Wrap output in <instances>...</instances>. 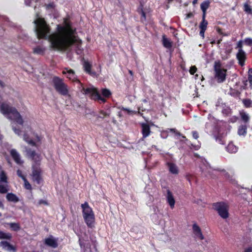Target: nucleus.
<instances>
[{
	"label": "nucleus",
	"instance_id": "nucleus-1",
	"mask_svg": "<svg viewBox=\"0 0 252 252\" xmlns=\"http://www.w3.org/2000/svg\"><path fill=\"white\" fill-rule=\"evenodd\" d=\"M34 31L38 38L47 39L51 43V47L59 51H65L75 44L78 54L81 53V40L76 35V30L65 19L63 25H57L56 30L50 34L49 27L44 20L38 17L34 21Z\"/></svg>",
	"mask_w": 252,
	"mask_h": 252
},
{
	"label": "nucleus",
	"instance_id": "nucleus-2",
	"mask_svg": "<svg viewBox=\"0 0 252 252\" xmlns=\"http://www.w3.org/2000/svg\"><path fill=\"white\" fill-rule=\"evenodd\" d=\"M63 74H67V78L73 82L77 83L79 84L78 88L80 89V91L83 94L89 95L92 99L95 100H98L103 103L105 102L106 99L100 95L96 88L91 87L85 89L76 78L73 70L66 68L63 71Z\"/></svg>",
	"mask_w": 252,
	"mask_h": 252
},
{
	"label": "nucleus",
	"instance_id": "nucleus-3",
	"mask_svg": "<svg viewBox=\"0 0 252 252\" xmlns=\"http://www.w3.org/2000/svg\"><path fill=\"white\" fill-rule=\"evenodd\" d=\"M0 112L8 119L14 120L19 125L23 124V120L20 113L15 108L10 106L7 103H0Z\"/></svg>",
	"mask_w": 252,
	"mask_h": 252
},
{
	"label": "nucleus",
	"instance_id": "nucleus-4",
	"mask_svg": "<svg viewBox=\"0 0 252 252\" xmlns=\"http://www.w3.org/2000/svg\"><path fill=\"white\" fill-rule=\"evenodd\" d=\"M83 209V216L87 225L92 227L94 221V215L92 209L87 202L81 205Z\"/></svg>",
	"mask_w": 252,
	"mask_h": 252
},
{
	"label": "nucleus",
	"instance_id": "nucleus-5",
	"mask_svg": "<svg viewBox=\"0 0 252 252\" xmlns=\"http://www.w3.org/2000/svg\"><path fill=\"white\" fill-rule=\"evenodd\" d=\"M53 82L55 90L60 94L66 95L68 94L69 90L66 84L63 80L58 77H54L53 79Z\"/></svg>",
	"mask_w": 252,
	"mask_h": 252
},
{
	"label": "nucleus",
	"instance_id": "nucleus-6",
	"mask_svg": "<svg viewBox=\"0 0 252 252\" xmlns=\"http://www.w3.org/2000/svg\"><path fill=\"white\" fill-rule=\"evenodd\" d=\"M215 77L218 83L223 82L226 79V70L221 68L219 62H216L214 65Z\"/></svg>",
	"mask_w": 252,
	"mask_h": 252
},
{
	"label": "nucleus",
	"instance_id": "nucleus-7",
	"mask_svg": "<svg viewBox=\"0 0 252 252\" xmlns=\"http://www.w3.org/2000/svg\"><path fill=\"white\" fill-rule=\"evenodd\" d=\"M214 207L222 218L225 219L228 217V206L226 203L224 202L216 203L214 204Z\"/></svg>",
	"mask_w": 252,
	"mask_h": 252
},
{
	"label": "nucleus",
	"instance_id": "nucleus-8",
	"mask_svg": "<svg viewBox=\"0 0 252 252\" xmlns=\"http://www.w3.org/2000/svg\"><path fill=\"white\" fill-rule=\"evenodd\" d=\"M40 169L38 167L32 165V179L33 181L36 182L37 184H39L41 180Z\"/></svg>",
	"mask_w": 252,
	"mask_h": 252
},
{
	"label": "nucleus",
	"instance_id": "nucleus-9",
	"mask_svg": "<svg viewBox=\"0 0 252 252\" xmlns=\"http://www.w3.org/2000/svg\"><path fill=\"white\" fill-rule=\"evenodd\" d=\"M10 153L13 159L17 164L21 165L24 162L21 158L20 154L15 149H12Z\"/></svg>",
	"mask_w": 252,
	"mask_h": 252
},
{
	"label": "nucleus",
	"instance_id": "nucleus-10",
	"mask_svg": "<svg viewBox=\"0 0 252 252\" xmlns=\"http://www.w3.org/2000/svg\"><path fill=\"white\" fill-rule=\"evenodd\" d=\"M0 247H1L2 249L8 252H16V248L7 241H2L0 242Z\"/></svg>",
	"mask_w": 252,
	"mask_h": 252
},
{
	"label": "nucleus",
	"instance_id": "nucleus-11",
	"mask_svg": "<svg viewBox=\"0 0 252 252\" xmlns=\"http://www.w3.org/2000/svg\"><path fill=\"white\" fill-rule=\"evenodd\" d=\"M27 156L31 158L32 160L35 162L38 161L40 160L39 156L34 151H32L30 149H26Z\"/></svg>",
	"mask_w": 252,
	"mask_h": 252
},
{
	"label": "nucleus",
	"instance_id": "nucleus-12",
	"mask_svg": "<svg viewBox=\"0 0 252 252\" xmlns=\"http://www.w3.org/2000/svg\"><path fill=\"white\" fill-rule=\"evenodd\" d=\"M167 193L166 195L167 201L170 206L171 208L174 207L175 201L172 192L168 189H167Z\"/></svg>",
	"mask_w": 252,
	"mask_h": 252
},
{
	"label": "nucleus",
	"instance_id": "nucleus-13",
	"mask_svg": "<svg viewBox=\"0 0 252 252\" xmlns=\"http://www.w3.org/2000/svg\"><path fill=\"white\" fill-rule=\"evenodd\" d=\"M237 59L239 61V64L243 66L244 64L246 59V53L242 49H239L237 54Z\"/></svg>",
	"mask_w": 252,
	"mask_h": 252
},
{
	"label": "nucleus",
	"instance_id": "nucleus-14",
	"mask_svg": "<svg viewBox=\"0 0 252 252\" xmlns=\"http://www.w3.org/2000/svg\"><path fill=\"white\" fill-rule=\"evenodd\" d=\"M141 125L142 127V133L143 137L146 138L148 137L151 133L150 126L149 125L146 123H141Z\"/></svg>",
	"mask_w": 252,
	"mask_h": 252
},
{
	"label": "nucleus",
	"instance_id": "nucleus-15",
	"mask_svg": "<svg viewBox=\"0 0 252 252\" xmlns=\"http://www.w3.org/2000/svg\"><path fill=\"white\" fill-rule=\"evenodd\" d=\"M192 228L196 237L199 238L201 240L204 239V236L202 235L201 229L197 224H194L193 225Z\"/></svg>",
	"mask_w": 252,
	"mask_h": 252
},
{
	"label": "nucleus",
	"instance_id": "nucleus-16",
	"mask_svg": "<svg viewBox=\"0 0 252 252\" xmlns=\"http://www.w3.org/2000/svg\"><path fill=\"white\" fill-rule=\"evenodd\" d=\"M122 110H123V111H126L128 114H138L139 115L141 116L147 122L148 121V119H147L146 118H145L143 116V114L141 113V112H140V110L141 109H140V107H138V111H133V110H130L129 109H128L127 108H125V107H122Z\"/></svg>",
	"mask_w": 252,
	"mask_h": 252
},
{
	"label": "nucleus",
	"instance_id": "nucleus-17",
	"mask_svg": "<svg viewBox=\"0 0 252 252\" xmlns=\"http://www.w3.org/2000/svg\"><path fill=\"white\" fill-rule=\"evenodd\" d=\"M83 67L84 68L85 71L89 73V74L94 76L95 75V73L94 72H92L91 70L92 65L91 64L87 61H85L83 63Z\"/></svg>",
	"mask_w": 252,
	"mask_h": 252
},
{
	"label": "nucleus",
	"instance_id": "nucleus-18",
	"mask_svg": "<svg viewBox=\"0 0 252 252\" xmlns=\"http://www.w3.org/2000/svg\"><path fill=\"white\" fill-rule=\"evenodd\" d=\"M45 50V48L38 46L33 49V53L38 55H43Z\"/></svg>",
	"mask_w": 252,
	"mask_h": 252
},
{
	"label": "nucleus",
	"instance_id": "nucleus-19",
	"mask_svg": "<svg viewBox=\"0 0 252 252\" xmlns=\"http://www.w3.org/2000/svg\"><path fill=\"white\" fill-rule=\"evenodd\" d=\"M45 244L52 248H55L58 246L56 241L53 238H49L45 240Z\"/></svg>",
	"mask_w": 252,
	"mask_h": 252
},
{
	"label": "nucleus",
	"instance_id": "nucleus-20",
	"mask_svg": "<svg viewBox=\"0 0 252 252\" xmlns=\"http://www.w3.org/2000/svg\"><path fill=\"white\" fill-rule=\"evenodd\" d=\"M6 199L9 201L17 202L19 201V198L18 197L14 194L12 193H8L6 195Z\"/></svg>",
	"mask_w": 252,
	"mask_h": 252
},
{
	"label": "nucleus",
	"instance_id": "nucleus-21",
	"mask_svg": "<svg viewBox=\"0 0 252 252\" xmlns=\"http://www.w3.org/2000/svg\"><path fill=\"white\" fill-rule=\"evenodd\" d=\"M226 150L229 153H235L237 151L238 148L233 143H229L226 147Z\"/></svg>",
	"mask_w": 252,
	"mask_h": 252
},
{
	"label": "nucleus",
	"instance_id": "nucleus-22",
	"mask_svg": "<svg viewBox=\"0 0 252 252\" xmlns=\"http://www.w3.org/2000/svg\"><path fill=\"white\" fill-rule=\"evenodd\" d=\"M168 165L169 171L171 173H172L173 174H178V169L177 166L175 164L172 163H168Z\"/></svg>",
	"mask_w": 252,
	"mask_h": 252
},
{
	"label": "nucleus",
	"instance_id": "nucleus-23",
	"mask_svg": "<svg viewBox=\"0 0 252 252\" xmlns=\"http://www.w3.org/2000/svg\"><path fill=\"white\" fill-rule=\"evenodd\" d=\"M162 43L163 46L167 48H170L172 46L170 40L166 38L165 35L162 36Z\"/></svg>",
	"mask_w": 252,
	"mask_h": 252
},
{
	"label": "nucleus",
	"instance_id": "nucleus-24",
	"mask_svg": "<svg viewBox=\"0 0 252 252\" xmlns=\"http://www.w3.org/2000/svg\"><path fill=\"white\" fill-rule=\"evenodd\" d=\"M11 238L12 235L10 233L0 231V239L10 240Z\"/></svg>",
	"mask_w": 252,
	"mask_h": 252
},
{
	"label": "nucleus",
	"instance_id": "nucleus-25",
	"mask_svg": "<svg viewBox=\"0 0 252 252\" xmlns=\"http://www.w3.org/2000/svg\"><path fill=\"white\" fill-rule=\"evenodd\" d=\"M210 2L209 0L204 1L200 5V8L203 12H206L207 9L210 6Z\"/></svg>",
	"mask_w": 252,
	"mask_h": 252
},
{
	"label": "nucleus",
	"instance_id": "nucleus-26",
	"mask_svg": "<svg viewBox=\"0 0 252 252\" xmlns=\"http://www.w3.org/2000/svg\"><path fill=\"white\" fill-rule=\"evenodd\" d=\"M23 139L24 141H25L27 143L29 144L32 145V146H35V142L33 141V140L30 138L27 134H25L24 135Z\"/></svg>",
	"mask_w": 252,
	"mask_h": 252
},
{
	"label": "nucleus",
	"instance_id": "nucleus-27",
	"mask_svg": "<svg viewBox=\"0 0 252 252\" xmlns=\"http://www.w3.org/2000/svg\"><path fill=\"white\" fill-rule=\"evenodd\" d=\"M7 178L5 172L3 170L0 171V182L7 183Z\"/></svg>",
	"mask_w": 252,
	"mask_h": 252
},
{
	"label": "nucleus",
	"instance_id": "nucleus-28",
	"mask_svg": "<svg viewBox=\"0 0 252 252\" xmlns=\"http://www.w3.org/2000/svg\"><path fill=\"white\" fill-rule=\"evenodd\" d=\"M240 115L242 119L245 122L247 123L249 121L250 119V117L249 115L245 112H241Z\"/></svg>",
	"mask_w": 252,
	"mask_h": 252
},
{
	"label": "nucleus",
	"instance_id": "nucleus-29",
	"mask_svg": "<svg viewBox=\"0 0 252 252\" xmlns=\"http://www.w3.org/2000/svg\"><path fill=\"white\" fill-rule=\"evenodd\" d=\"M246 129H247L246 126H240L238 129V134L239 135H245L246 133Z\"/></svg>",
	"mask_w": 252,
	"mask_h": 252
},
{
	"label": "nucleus",
	"instance_id": "nucleus-30",
	"mask_svg": "<svg viewBox=\"0 0 252 252\" xmlns=\"http://www.w3.org/2000/svg\"><path fill=\"white\" fill-rule=\"evenodd\" d=\"M102 94L103 96L108 97L111 94L110 91L107 89H103L101 91Z\"/></svg>",
	"mask_w": 252,
	"mask_h": 252
},
{
	"label": "nucleus",
	"instance_id": "nucleus-31",
	"mask_svg": "<svg viewBox=\"0 0 252 252\" xmlns=\"http://www.w3.org/2000/svg\"><path fill=\"white\" fill-rule=\"evenodd\" d=\"M9 225L10 228L14 231H17L20 228L19 225L16 223H10Z\"/></svg>",
	"mask_w": 252,
	"mask_h": 252
},
{
	"label": "nucleus",
	"instance_id": "nucleus-32",
	"mask_svg": "<svg viewBox=\"0 0 252 252\" xmlns=\"http://www.w3.org/2000/svg\"><path fill=\"white\" fill-rule=\"evenodd\" d=\"M208 25V22L206 20H202L200 24L199 28L200 29L206 30Z\"/></svg>",
	"mask_w": 252,
	"mask_h": 252
},
{
	"label": "nucleus",
	"instance_id": "nucleus-33",
	"mask_svg": "<svg viewBox=\"0 0 252 252\" xmlns=\"http://www.w3.org/2000/svg\"><path fill=\"white\" fill-rule=\"evenodd\" d=\"M8 191L7 185H0V193H5Z\"/></svg>",
	"mask_w": 252,
	"mask_h": 252
},
{
	"label": "nucleus",
	"instance_id": "nucleus-34",
	"mask_svg": "<svg viewBox=\"0 0 252 252\" xmlns=\"http://www.w3.org/2000/svg\"><path fill=\"white\" fill-rule=\"evenodd\" d=\"M24 182V185L26 189H32V186L31 184L29 183V182L27 181V180L25 178L23 180Z\"/></svg>",
	"mask_w": 252,
	"mask_h": 252
},
{
	"label": "nucleus",
	"instance_id": "nucleus-35",
	"mask_svg": "<svg viewBox=\"0 0 252 252\" xmlns=\"http://www.w3.org/2000/svg\"><path fill=\"white\" fill-rule=\"evenodd\" d=\"M243 103L246 106L250 107L252 103V101L249 99H246L243 100Z\"/></svg>",
	"mask_w": 252,
	"mask_h": 252
},
{
	"label": "nucleus",
	"instance_id": "nucleus-36",
	"mask_svg": "<svg viewBox=\"0 0 252 252\" xmlns=\"http://www.w3.org/2000/svg\"><path fill=\"white\" fill-rule=\"evenodd\" d=\"M244 42L246 44L249 46L252 45V38H247L245 39Z\"/></svg>",
	"mask_w": 252,
	"mask_h": 252
},
{
	"label": "nucleus",
	"instance_id": "nucleus-37",
	"mask_svg": "<svg viewBox=\"0 0 252 252\" xmlns=\"http://www.w3.org/2000/svg\"><path fill=\"white\" fill-rule=\"evenodd\" d=\"M248 80L249 82L252 84V68L250 69L248 72Z\"/></svg>",
	"mask_w": 252,
	"mask_h": 252
},
{
	"label": "nucleus",
	"instance_id": "nucleus-38",
	"mask_svg": "<svg viewBox=\"0 0 252 252\" xmlns=\"http://www.w3.org/2000/svg\"><path fill=\"white\" fill-rule=\"evenodd\" d=\"M196 70H197V68L194 65V66H191L190 67L189 72L191 74L193 75L196 71Z\"/></svg>",
	"mask_w": 252,
	"mask_h": 252
},
{
	"label": "nucleus",
	"instance_id": "nucleus-39",
	"mask_svg": "<svg viewBox=\"0 0 252 252\" xmlns=\"http://www.w3.org/2000/svg\"><path fill=\"white\" fill-rule=\"evenodd\" d=\"M244 8H245V11H246L249 13H252V8L250 7V6L248 4H245L244 5Z\"/></svg>",
	"mask_w": 252,
	"mask_h": 252
},
{
	"label": "nucleus",
	"instance_id": "nucleus-40",
	"mask_svg": "<svg viewBox=\"0 0 252 252\" xmlns=\"http://www.w3.org/2000/svg\"><path fill=\"white\" fill-rule=\"evenodd\" d=\"M169 130L171 132H173L174 133H175V134L177 135H179V136H181V134L180 132H178L176 129L175 128H168L167 130V131Z\"/></svg>",
	"mask_w": 252,
	"mask_h": 252
},
{
	"label": "nucleus",
	"instance_id": "nucleus-41",
	"mask_svg": "<svg viewBox=\"0 0 252 252\" xmlns=\"http://www.w3.org/2000/svg\"><path fill=\"white\" fill-rule=\"evenodd\" d=\"M17 174L18 175V176L21 178L23 180H24V179H25L26 178L25 177V176L24 175H23L22 174V172L21 170L18 169L17 170Z\"/></svg>",
	"mask_w": 252,
	"mask_h": 252
},
{
	"label": "nucleus",
	"instance_id": "nucleus-42",
	"mask_svg": "<svg viewBox=\"0 0 252 252\" xmlns=\"http://www.w3.org/2000/svg\"><path fill=\"white\" fill-rule=\"evenodd\" d=\"M109 114L108 113H106L105 112H101L99 116V118H103L105 117H107V116H109Z\"/></svg>",
	"mask_w": 252,
	"mask_h": 252
},
{
	"label": "nucleus",
	"instance_id": "nucleus-43",
	"mask_svg": "<svg viewBox=\"0 0 252 252\" xmlns=\"http://www.w3.org/2000/svg\"><path fill=\"white\" fill-rule=\"evenodd\" d=\"M192 136L195 139H197L199 137L198 133L195 131H192Z\"/></svg>",
	"mask_w": 252,
	"mask_h": 252
},
{
	"label": "nucleus",
	"instance_id": "nucleus-44",
	"mask_svg": "<svg viewBox=\"0 0 252 252\" xmlns=\"http://www.w3.org/2000/svg\"><path fill=\"white\" fill-rule=\"evenodd\" d=\"M12 129L13 130V131H14V132L19 135H20V133L21 132V131L18 129H16V128H15L13 126H12Z\"/></svg>",
	"mask_w": 252,
	"mask_h": 252
},
{
	"label": "nucleus",
	"instance_id": "nucleus-45",
	"mask_svg": "<svg viewBox=\"0 0 252 252\" xmlns=\"http://www.w3.org/2000/svg\"><path fill=\"white\" fill-rule=\"evenodd\" d=\"M205 31L206 30H202V29H201V30H200L199 34H200V36H201L203 38L204 37V33H205Z\"/></svg>",
	"mask_w": 252,
	"mask_h": 252
},
{
	"label": "nucleus",
	"instance_id": "nucleus-46",
	"mask_svg": "<svg viewBox=\"0 0 252 252\" xmlns=\"http://www.w3.org/2000/svg\"><path fill=\"white\" fill-rule=\"evenodd\" d=\"M237 47L239 48V49H242V41H240L238 42L237 44Z\"/></svg>",
	"mask_w": 252,
	"mask_h": 252
},
{
	"label": "nucleus",
	"instance_id": "nucleus-47",
	"mask_svg": "<svg viewBox=\"0 0 252 252\" xmlns=\"http://www.w3.org/2000/svg\"><path fill=\"white\" fill-rule=\"evenodd\" d=\"M41 140V138L40 136H38L37 135H35V139H34L35 142H40Z\"/></svg>",
	"mask_w": 252,
	"mask_h": 252
},
{
	"label": "nucleus",
	"instance_id": "nucleus-48",
	"mask_svg": "<svg viewBox=\"0 0 252 252\" xmlns=\"http://www.w3.org/2000/svg\"><path fill=\"white\" fill-rule=\"evenodd\" d=\"M25 3L27 5L31 6V0H25Z\"/></svg>",
	"mask_w": 252,
	"mask_h": 252
},
{
	"label": "nucleus",
	"instance_id": "nucleus-49",
	"mask_svg": "<svg viewBox=\"0 0 252 252\" xmlns=\"http://www.w3.org/2000/svg\"><path fill=\"white\" fill-rule=\"evenodd\" d=\"M252 248L250 247L245 250L244 252H252Z\"/></svg>",
	"mask_w": 252,
	"mask_h": 252
},
{
	"label": "nucleus",
	"instance_id": "nucleus-50",
	"mask_svg": "<svg viewBox=\"0 0 252 252\" xmlns=\"http://www.w3.org/2000/svg\"><path fill=\"white\" fill-rule=\"evenodd\" d=\"M193 16V14L192 13H189L187 14V18H191Z\"/></svg>",
	"mask_w": 252,
	"mask_h": 252
},
{
	"label": "nucleus",
	"instance_id": "nucleus-51",
	"mask_svg": "<svg viewBox=\"0 0 252 252\" xmlns=\"http://www.w3.org/2000/svg\"><path fill=\"white\" fill-rule=\"evenodd\" d=\"M141 15L144 19L146 18L145 13L143 11H141Z\"/></svg>",
	"mask_w": 252,
	"mask_h": 252
},
{
	"label": "nucleus",
	"instance_id": "nucleus-52",
	"mask_svg": "<svg viewBox=\"0 0 252 252\" xmlns=\"http://www.w3.org/2000/svg\"><path fill=\"white\" fill-rule=\"evenodd\" d=\"M206 13V12H203L202 20H205Z\"/></svg>",
	"mask_w": 252,
	"mask_h": 252
},
{
	"label": "nucleus",
	"instance_id": "nucleus-53",
	"mask_svg": "<svg viewBox=\"0 0 252 252\" xmlns=\"http://www.w3.org/2000/svg\"><path fill=\"white\" fill-rule=\"evenodd\" d=\"M0 86L3 88L4 86V83L0 80Z\"/></svg>",
	"mask_w": 252,
	"mask_h": 252
},
{
	"label": "nucleus",
	"instance_id": "nucleus-54",
	"mask_svg": "<svg viewBox=\"0 0 252 252\" xmlns=\"http://www.w3.org/2000/svg\"><path fill=\"white\" fill-rule=\"evenodd\" d=\"M39 204H42V203H45L46 204V203L45 202V201H43V200H40L39 202Z\"/></svg>",
	"mask_w": 252,
	"mask_h": 252
},
{
	"label": "nucleus",
	"instance_id": "nucleus-55",
	"mask_svg": "<svg viewBox=\"0 0 252 252\" xmlns=\"http://www.w3.org/2000/svg\"><path fill=\"white\" fill-rule=\"evenodd\" d=\"M197 2V0H193L192 3L193 4H195Z\"/></svg>",
	"mask_w": 252,
	"mask_h": 252
},
{
	"label": "nucleus",
	"instance_id": "nucleus-56",
	"mask_svg": "<svg viewBox=\"0 0 252 252\" xmlns=\"http://www.w3.org/2000/svg\"><path fill=\"white\" fill-rule=\"evenodd\" d=\"M3 207V204L1 201H0V207Z\"/></svg>",
	"mask_w": 252,
	"mask_h": 252
},
{
	"label": "nucleus",
	"instance_id": "nucleus-57",
	"mask_svg": "<svg viewBox=\"0 0 252 252\" xmlns=\"http://www.w3.org/2000/svg\"><path fill=\"white\" fill-rule=\"evenodd\" d=\"M129 72L131 74H132V71L131 70H129Z\"/></svg>",
	"mask_w": 252,
	"mask_h": 252
},
{
	"label": "nucleus",
	"instance_id": "nucleus-58",
	"mask_svg": "<svg viewBox=\"0 0 252 252\" xmlns=\"http://www.w3.org/2000/svg\"><path fill=\"white\" fill-rule=\"evenodd\" d=\"M226 176L227 177V178H229V176H227V174H226Z\"/></svg>",
	"mask_w": 252,
	"mask_h": 252
},
{
	"label": "nucleus",
	"instance_id": "nucleus-59",
	"mask_svg": "<svg viewBox=\"0 0 252 252\" xmlns=\"http://www.w3.org/2000/svg\"><path fill=\"white\" fill-rule=\"evenodd\" d=\"M172 0H168V1H169V2H170V1H171Z\"/></svg>",
	"mask_w": 252,
	"mask_h": 252
},
{
	"label": "nucleus",
	"instance_id": "nucleus-60",
	"mask_svg": "<svg viewBox=\"0 0 252 252\" xmlns=\"http://www.w3.org/2000/svg\"><path fill=\"white\" fill-rule=\"evenodd\" d=\"M1 137H2V136L1 135H0V139L1 138Z\"/></svg>",
	"mask_w": 252,
	"mask_h": 252
},
{
	"label": "nucleus",
	"instance_id": "nucleus-61",
	"mask_svg": "<svg viewBox=\"0 0 252 252\" xmlns=\"http://www.w3.org/2000/svg\"><path fill=\"white\" fill-rule=\"evenodd\" d=\"M183 137L184 138H186V137H185V136H183Z\"/></svg>",
	"mask_w": 252,
	"mask_h": 252
},
{
	"label": "nucleus",
	"instance_id": "nucleus-62",
	"mask_svg": "<svg viewBox=\"0 0 252 252\" xmlns=\"http://www.w3.org/2000/svg\"><path fill=\"white\" fill-rule=\"evenodd\" d=\"M1 213H0V217H1Z\"/></svg>",
	"mask_w": 252,
	"mask_h": 252
},
{
	"label": "nucleus",
	"instance_id": "nucleus-63",
	"mask_svg": "<svg viewBox=\"0 0 252 252\" xmlns=\"http://www.w3.org/2000/svg\"><path fill=\"white\" fill-rule=\"evenodd\" d=\"M218 31H219V32H220V29Z\"/></svg>",
	"mask_w": 252,
	"mask_h": 252
}]
</instances>
